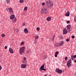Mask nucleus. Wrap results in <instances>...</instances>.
<instances>
[{"label":"nucleus","mask_w":76,"mask_h":76,"mask_svg":"<svg viewBox=\"0 0 76 76\" xmlns=\"http://www.w3.org/2000/svg\"><path fill=\"white\" fill-rule=\"evenodd\" d=\"M21 45H24V42H22L21 43Z\"/></svg>","instance_id":"obj_31"},{"label":"nucleus","mask_w":76,"mask_h":76,"mask_svg":"<svg viewBox=\"0 0 76 76\" xmlns=\"http://www.w3.org/2000/svg\"><path fill=\"white\" fill-rule=\"evenodd\" d=\"M20 3H23V0H20Z\"/></svg>","instance_id":"obj_23"},{"label":"nucleus","mask_w":76,"mask_h":76,"mask_svg":"<svg viewBox=\"0 0 76 76\" xmlns=\"http://www.w3.org/2000/svg\"><path fill=\"white\" fill-rule=\"evenodd\" d=\"M7 2V3H10V0H6Z\"/></svg>","instance_id":"obj_27"},{"label":"nucleus","mask_w":76,"mask_h":76,"mask_svg":"<svg viewBox=\"0 0 76 76\" xmlns=\"http://www.w3.org/2000/svg\"><path fill=\"white\" fill-rule=\"evenodd\" d=\"M15 18V16L14 15H11L10 17V19L11 20L13 18Z\"/></svg>","instance_id":"obj_9"},{"label":"nucleus","mask_w":76,"mask_h":76,"mask_svg":"<svg viewBox=\"0 0 76 76\" xmlns=\"http://www.w3.org/2000/svg\"><path fill=\"white\" fill-rule=\"evenodd\" d=\"M45 64H43L42 65L41 67L40 68V70L43 69L44 68V66H45Z\"/></svg>","instance_id":"obj_13"},{"label":"nucleus","mask_w":76,"mask_h":76,"mask_svg":"<svg viewBox=\"0 0 76 76\" xmlns=\"http://www.w3.org/2000/svg\"><path fill=\"white\" fill-rule=\"evenodd\" d=\"M44 58L45 59H46V58H47V56H46L45 55L44 56Z\"/></svg>","instance_id":"obj_37"},{"label":"nucleus","mask_w":76,"mask_h":76,"mask_svg":"<svg viewBox=\"0 0 76 76\" xmlns=\"http://www.w3.org/2000/svg\"><path fill=\"white\" fill-rule=\"evenodd\" d=\"M55 54L57 55H58V52H56L55 53Z\"/></svg>","instance_id":"obj_33"},{"label":"nucleus","mask_w":76,"mask_h":76,"mask_svg":"<svg viewBox=\"0 0 76 76\" xmlns=\"http://www.w3.org/2000/svg\"><path fill=\"white\" fill-rule=\"evenodd\" d=\"M55 57H57V55L55 54Z\"/></svg>","instance_id":"obj_41"},{"label":"nucleus","mask_w":76,"mask_h":76,"mask_svg":"<svg viewBox=\"0 0 76 76\" xmlns=\"http://www.w3.org/2000/svg\"><path fill=\"white\" fill-rule=\"evenodd\" d=\"M54 38H55V36H54V35H53V38H52V40L53 41H54Z\"/></svg>","instance_id":"obj_26"},{"label":"nucleus","mask_w":76,"mask_h":76,"mask_svg":"<svg viewBox=\"0 0 76 76\" xmlns=\"http://www.w3.org/2000/svg\"><path fill=\"white\" fill-rule=\"evenodd\" d=\"M41 13L42 14H45L46 13H47L48 11L47 10H42L41 11Z\"/></svg>","instance_id":"obj_5"},{"label":"nucleus","mask_w":76,"mask_h":76,"mask_svg":"<svg viewBox=\"0 0 76 76\" xmlns=\"http://www.w3.org/2000/svg\"><path fill=\"white\" fill-rule=\"evenodd\" d=\"M72 38H73V39L75 38V36H72Z\"/></svg>","instance_id":"obj_40"},{"label":"nucleus","mask_w":76,"mask_h":76,"mask_svg":"<svg viewBox=\"0 0 76 76\" xmlns=\"http://www.w3.org/2000/svg\"><path fill=\"white\" fill-rule=\"evenodd\" d=\"M74 62H75V63H76V60H75L74 61Z\"/></svg>","instance_id":"obj_47"},{"label":"nucleus","mask_w":76,"mask_h":76,"mask_svg":"<svg viewBox=\"0 0 76 76\" xmlns=\"http://www.w3.org/2000/svg\"><path fill=\"white\" fill-rule=\"evenodd\" d=\"M10 13H13V11L12 10H10Z\"/></svg>","instance_id":"obj_20"},{"label":"nucleus","mask_w":76,"mask_h":76,"mask_svg":"<svg viewBox=\"0 0 76 76\" xmlns=\"http://www.w3.org/2000/svg\"><path fill=\"white\" fill-rule=\"evenodd\" d=\"M24 62H25V63H26V61H24Z\"/></svg>","instance_id":"obj_46"},{"label":"nucleus","mask_w":76,"mask_h":76,"mask_svg":"<svg viewBox=\"0 0 76 76\" xmlns=\"http://www.w3.org/2000/svg\"><path fill=\"white\" fill-rule=\"evenodd\" d=\"M1 36L2 37H5V34H1Z\"/></svg>","instance_id":"obj_21"},{"label":"nucleus","mask_w":76,"mask_h":76,"mask_svg":"<svg viewBox=\"0 0 76 76\" xmlns=\"http://www.w3.org/2000/svg\"><path fill=\"white\" fill-rule=\"evenodd\" d=\"M12 8L11 7L10 8H6V10H12Z\"/></svg>","instance_id":"obj_19"},{"label":"nucleus","mask_w":76,"mask_h":76,"mask_svg":"<svg viewBox=\"0 0 76 76\" xmlns=\"http://www.w3.org/2000/svg\"><path fill=\"white\" fill-rule=\"evenodd\" d=\"M66 42H69V39H66Z\"/></svg>","instance_id":"obj_34"},{"label":"nucleus","mask_w":76,"mask_h":76,"mask_svg":"<svg viewBox=\"0 0 76 76\" xmlns=\"http://www.w3.org/2000/svg\"><path fill=\"white\" fill-rule=\"evenodd\" d=\"M25 47H23L21 48L19 50V53H20V54H21V55H22V53H24L25 52Z\"/></svg>","instance_id":"obj_2"},{"label":"nucleus","mask_w":76,"mask_h":76,"mask_svg":"<svg viewBox=\"0 0 76 76\" xmlns=\"http://www.w3.org/2000/svg\"><path fill=\"white\" fill-rule=\"evenodd\" d=\"M71 60H69L67 62V65L68 67H70L71 66Z\"/></svg>","instance_id":"obj_4"},{"label":"nucleus","mask_w":76,"mask_h":76,"mask_svg":"<svg viewBox=\"0 0 76 76\" xmlns=\"http://www.w3.org/2000/svg\"><path fill=\"white\" fill-rule=\"evenodd\" d=\"M63 44H64V42H63V41H62L61 43H59V46H62V45H63Z\"/></svg>","instance_id":"obj_14"},{"label":"nucleus","mask_w":76,"mask_h":76,"mask_svg":"<svg viewBox=\"0 0 76 76\" xmlns=\"http://www.w3.org/2000/svg\"><path fill=\"white\" fill-rule=\"evenodd\" d=\"M67 23H70V21L68 20L66 22Z\"/></svg>","instance_id":"obj_36"},{"label":"nucleus","mask_w":76,"mask_h":76,"mask_svg":"<svg viewBox=\"0 0 76 76\" xmlns=\"http://www.w3.org/2000/svg\"><path fill=\"white\" fill-rule=\"evenodd\" d=\"M12 19V21L13 22H16V20H17L16 18L15 17Z\"/></svg>","instance_id":"obj_11"},{"label":"nucleus","mask_w":76,"mask_h":76,"mask_svg":"<svg viewBox=\"0 0 76 76\" xmlns=\"http://www.w3.org/2000/svg\"><path fill=\"white\" fill-rule=\"evenodd\" d=\"M42 70H44L45 71H46V69H45L43 68L41 70H40V71H41Z\"/></svg>","instance_id":"obj_25"},{"label":"nucleus","mask_w":76,"mask_h":76,"mask_svg":"<svg viewBox=\"0 0 76 76\" xmlns=\"http://www.w3.org/2000/svg\"><path fill=\"white\" fill-rule=\"evenodd\" d=\"M30 51L29 50H28L26 51L27 53H29L30 52Z\"/></svg>","instance_id":"obj_24"},{"label":"nucleus","mask_w":76,"mask_h":76,"mask_svg":"<svg viewBox=\"0 0 76 76\" xmlns=\"http://www.w3.org/2000/svg\"><path fill=\"white\" fill-rule=\"evenodd\" d=\"M70 15V12L69 11H68L67 13H66L65 14V16H69Z\"/></svg>","instance_id":"obj_10"},{"label":"nucleus","mask_w":76,"mask_h":76,"mask_svg":"<svg viewBox=\"0 0 76 76\" xmlns=\"http://www.w3.org/2000/svg\"><path fill=\"white\" fill-rule=\"evenodd\" d=\"M9 51L10 53H11V54H13V53H14V52L13 51V50L11 48H9Z\"/></svg>","instance_id":"obj_7"},{"label":"nucleus","mask_w":76,"mask_h":76,"mask_svg":"<svg viewBox=\"0 0 76 76\" xmlns=\"http://www.w3.org/2000/svg\"><path fill=\"white\" fill-rule=\"evenodd\" d=\"M51 19V18L50 17H48L46 19L48 21H50Z\"/></svg>","instance_id":"obj_15"},{"label":"nucleus","mask_w":76,"mask_h":76,"mask_svg":"<svg viewBox=\"0 0 76 76\" xmlns=\"http://www.w3.org/2000/svg\"><path fill=\"white\" fill-rule=\"evenodd\" d=\"M68 32H70V30H68L66 29H64L63 31V34H67Z\"/></svg>","instance_id":"obj_3"},{"label":"nucleus","mask_w":76,"mask_h":76,"mask_svg":"<svg viewBox=\"0 0 76 76\" xmlns=\"http://www.w3.org/2000/svg\"><path fill=\"white\" fill-rule=\"evenodd\" d=\"M74 22H76V17L75 16L74 17Z\"/></svg>","instance_id":"obj_28"},{"label":"nucleus","mask_w":76,"mask_h":76,"mask_svg":"<svg viewBox=\"0 0 76 76\" xmlns=\"http://www.w3.org/2000/svg\"><path fill=\"white\" fill-rule=\"evenodd\" d=\"M23 60H26V58H25V57H24Z\"/></svg>","instance_id":"obj_44"},{"label":"nucleus","mask_w":76,"mask_h":76,"mask_svg":"<svg viewBox=\"0 0 76 76\" xmlns=\"http://www.w3.org/2000/svg\"><path fill=\"white\" fill-rule=\"evenodd\" d=\"M37 31H39L40 30V28L39 27H37Z\"/></svg>","instance_id":"obj_29"},{"label":"nucleus","mask_w":76,"mask_h":76,"mask_svg":"<svg viewBox=\"0 0 76 76\" xmlns=\"http://www.w3.org/2000/svg\"><path fill=\"white\" fill-rule=\"evenodd\" d=\"M59 69V68H56L55 71L56 72H57L58 73Z\"/></svg>","instance_id":"obj_18"},{"label":"nucleus","mask_w":76,"mask_h":76,"mask_svg":"<svg viewBox=\"0 0 76 76\" xmlns=\"http://www.w3.org/2000/svg\"><path fill=\"white\" fill-rule=\"evenodd\" d=\"M76 55H74V58H76Z\"/></svg>","instance_id":"obj_43"},{"label":"nucleus","mask_w":76,"mask_h":76,"mask_svg":"<svg viewBox=\"0 0 76 76\" xmlns=\"http://www.w3.org/2000/svg\"><path fill=\"white\" fill-rule=\"evenodd\" d=\"M5 49H7V46H5L4 47Z\"/></svg>","instance_id":"obj_39"},{"label":"nucleus","mask_w":76,"mask_h":76,"mask_svg":"<svg viewBox=\"0 0 76 76\" xmlns=\"http://www.w3.org/2000/svg\"><path fill=\"white\" fill-rule=\"evenodd\" d=\"M24 31L25 33H28V30L26 28H25L24 30Z\"/></svg>","instance_id":"obj_12"},{"label":"nucleus","mask_w":76,"mask_h":76,"mask_svg":"<svg viewBox=\"0 0 76 76\" xmlns=\"http://www.w3.org/2000/svg\"><path fill=\"white\" fill-rule=\"evenodd\" d=\"M46 4L48 7L53 6V3L51 2V0H47Z\"/></svg>","instance_id":"obj_1"},{"label":"nucleus","mask_w":76,"mask_h":76,"mask_svg":"<svg viewBox=\"0 0 76 76\" xmlns=\"http://www.w3.org/2000/svg\"><path fill=\"white\" fill-rule=\"evenodd\" d=\"M39 38V36H35V39H38Z\"/></svg>","instance_id":"obj_22"},{"label":"nucleus","mask_w":76,"mask_h":76,"mask_svg":"<svg viewBox=\"0 0 76 76\" xmlns=\"http://www.w3.org/2000/svg\"><path fill=\"white\" fill-rule=\"evenodd\" d=\"M21 68H26V64H22L21 65Z\"/></svg>","instance_id":"obj_8"},{"label":"nucleus","mask_w":76,"mask_h":76,"mask_svg":"<svg viewBox=\"0 0 76 76\" xmlns=\"http://www.w3.org/2000/svg\"><path fill=\"white\" fill-rule=\"evenodd\" d=\"M66 9V10L67 9Z\"/></svg>","instance_id":"obj_50"},{"label":"nucleus","mask_w":76,"mask_h":76,"mask_svg":"<svg viewBox=\"0 0 76 76\" xmlns=\"http://www.w3.org/2000/svg\"><path fill=\"white\" fill-rule=\"evenodd\" d=\"M25 25H26V24H25V23H24L23 24V26H25Z\"/></svg>","instance_id":"obj_45"},{"label":"nucleus","mask_w":76,"mask_h":76,"mask_svg":"<svg viewBox=\"0 0 76 76\" xmlns=\"http://www.w3.org/2000/svg\"><path fill=\"white\" fill-rule=\"evenodd\" d=\"M1 69H2V68L1 67V66L0 65V70H1Z\"/></svg>","instance_id":"obj_42"},{"label":"nucleus","mask_w":76,"mask_h":76,"mask_svg":"<svg viewBox=\"0 0 76 76\" xmlns=\"http://www.w3.org/2000/svg\"><path fill=\"white\" fill-rule=\"evenodd\" d=\"M27 9H28V7H25L24 9V10H27Z\"/></svg>","instance_id":"obj_30"},{"label":"nucleus","mask_w":76,"mask_h":76,"mask_svg":"<svg viewBox=\"0 0 76 76\" xmlns=\"http://www.w3.org/2000/svg\"><path fill=\"white\" fill-rule=\"evenodd\" d=\"M42 6H44V5H45V3L44 2L42 3Z\"/></svg>","instance_id":"obj_35"},{"label":"nucleus","mask_w":76,"mask_h":76,"mask_svg":"<svg viewBox=\"0 0 76 76\" xmlns=\"http://www.w3.org/2000/svg\"><path fill=\"white\" fill-rule=\"evenodd\" d=\"M71 59H72V60H75V58H74V57L72 55L71 56Z\"/></svg>","instance_id":"obj_17"},{"label":"nucleus","mask_w":76,"mask_h":76,"mask_svg":"<svg viewBox=\"0 0 76 76\" xmlns=\"http://www.w3.org/2000/svg\"><path fill=\"white\" fill-rule=\"evenodd\" d=\"M59 38L60 39H62V38H63V36H61L60 37H59Z\"/></svg>","instance_id":"obj_32"},{"label":"nucleus","mask_w":76,"mask_h":76,"mask_svg":"<svg viewBox=\"0 0 76 76\" xmlns=\"http://www.w3.org/2000/svg\"><path fill=\"white\" fill-rule=\"evenodd\" d=\"M26 10H24L25 11H26Z\"/></svg>","instance_id":"obj_49"},{"label":"nucleus","mask_w":76,"mask_h":76,"mask_svg":"<svg viewBox=\"0 0 76 76\" xmlns=\"http://www.w3.org/2000/svg\"><path fill=\"white\" fill-rule=\"evenodd\" d=\"M65 60H67V57H65Z\"/></svg>","instance_id":"obj_38"},{"label":"nucleus","mask_w":76,"mask_h":76,"mask_svg":"<svg viewBox=\"0 0 76 76\" xmlns=\"http://www.w3.org/2000/svg\"><path fill=\"white\" fill-rule=\"evenodd\" d=\"M58 73L59 74L62 73V70L60 69H59V71Z\"/></svg>","instance_id":"obj_16"},{"label":"nucleus","mask_w":76,"mask_h":76,"mask_svg":"<svg viewBox=\"0 0 76 76\" xmlns=\"http://www.w3.org/2000/svg\"><path fill=\"white\" fill-rule=\"evenodd\" d=\"M44 76H47V75H45Z\"/></svg>","instance_id":"obj_48"},{"label":"nucleus","mask_w":76,"mask_h":76,"mask_svg":"<svg viewBox=\"0 0 76 76\" xmlns=\"http://www.w3.org/2000/svg\"><path fill=\"white\" fill-rule=\"evenodd\" d=\"M66 28H67V30H68V31H69V32L70 31V28H71V26L70 25H67V26H66Z\"/></svg>","instance_id":"obj_6"}]
</instances>
